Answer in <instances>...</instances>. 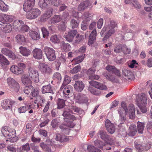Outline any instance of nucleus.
I'll return each instance as SVG.
<instances>
[{"label":"nucleus","instance_id":"1","mask_svg":"<svg viewBox=\"0 0 152 152\" xmlns=\"http://www.w3.org/2000/svg\"><path fill=\"white\" fill-rule=\"evenodd\" d=\"M121 106L123 108H120L118 110L119 114V119L118 121V124H123L126 121V115L128 112V110L130 118H133L135 116V108L133 104H130L127 108L126 104L124 102H122Z\"/></svg>","mask_w":152,"mask_h":152},{"label":"nucleus","instance_id":"2","mask_svg":"<svg viewBox=\"0 0 152 152\" xmlns=\"http://www.w3.org/2000/svg\"><path fill=\"white\" fill-rule=\"evenodd\" d=\"M117 27V24L116 22L113 20H110L108 24L103 28L100 32L101 36L103 37L104 36V32L107 31L105 33L104 36L102 40L104 41L108 39L115 32V28Z\"/></svg>","mask_w":152,"mask_h":152},{"label":"nucleus","instance_id":"3","mask_svg":"<svg viewBox=\"0 0 152 152\" xmlns=\"http://www.w3.org/2000/svg\"><path fill=\"white\" fill-rule=\"evenodd\" d=\"M12 26L14 29L18 32H27L29 29V27L20 20H15L13 23Z\"/></svg>","mask_w":152,"mask_h":152},{"label":"nucleus","instance_id":"4","mask_svg":"<svg viewBox=\"0 0 152 152\" xmlns=\"http://www.w3.org/2000/svg\"><path fill=\"white\" fill-rule=\"evenodd\" d=\"M147 97L144 93H142L139 97L137 99V103L143 113L146 112L147 108L145 106L147 104Z\"/></svg>","mask_w":152,"mask_h":152},{"label":"nucleus","instance_id":"5","mask_svg":"<svg viewBox=\"0 0 152 152\" xmlns=\"http://www.w3.org/2000/svg\"><path fill=\"white\" fill-rule=\"evenodd\" d=\"M43 51L46 55L47 58L50 61H53L56 59L55 51L53 48L48 46L45 47L43 49Z\"/></svg>","mask_w":152,"mask_h":152},{"label":"nucleus","instance_id":"6","mask_svg":"<svg viewBox=\"0 0 152 152\" xmlns=\"http://www.w3.org/2000/svg\"><path fill=\"white\" fill-rule=\"evenodd\" d=\"M26 12V17L29 19H35L41 14L40 11L37 8H31Z\"/></svg>","mask_w":152,"mask_h":152},{"label":"nucleus","instance_id":"7","mask_svg":"<svg viewBox=\"0 0 152 152\" xmlns=\"http://www.w3.org/2000/svg\"><path fill=\"white\" fill-rule=\"evenodd\" d=\"M38 68L44 74L50 75L52 74L53 70L48 65L43 63H40L38 65Z\"/></svg>","mask_w":152,"mask_h":152},{"label":"nucleus","instance_id":"8","mask_svg":"<svg viewBox=\"0 0 152 152\" xmlns=\"http://www.w3.org/2000/svg\"><path fill=\"white\" fill-rule=\"evenodd\" d=\"M72 111L69 109H65L63 112L62 115L64 117V119L65 121L67 122H72L69 120L72 119L74 121L75 119V117L73 115H71Z\"/></svg>","mask_w":152,"mask_h":152},{"label":"nucleus","instance_id":"9","mask_svg":"<svg viewBox=\"0 0 152 152\" xmlns=\"http://www.w3.org/2000/svg\"><path fill=\"white\" fill-rule=\"evenodd\" d=\"M7 81L8 85L12 88L14 91L16 92L18 91L20 88L19 84L14 79L11 77L8 78Z\"/></svg>","mask_w":152,"mask_h":152},{"label":"nucleus","instance_id":"10","mask_svg":"<svg viewBox=\"0 0 152 152\" xmlns=\"http://www.w3.org/2000/svg\"><path fill=\"white\" fill-rule=\"evenodd\" d=\"M28 73L29 76L33 81L36 83L39 82L38 73L37 71L30 67L29 68Z\"/></svg>","mask_w":152,"mask_h":152},{"label":"nucleus","instance_id":"11","mask_svg":"<svg viewBox=\"0 0 152 152\" xmlns=\"http://www.w3.org/2000/svg\"><path fill=\"white\" fill-rule=\"evenodd\" d=\"M0 28L6 33H9L12 30V26L10 24L2 21H0Z\"/></svg>","mask_w":152,"mask_h":152},{"label":"nucleus","instance_id":"12","mask_svg":"<svg viewBox=\"0 0 152 152\" xmlns=\"http://www.w3.org/2000/svg\"><path fill=\"white\" fill-rule=\"evenodd\" d=\"M35 0H26L23 4V10L27 12L34 5Z\"/></svg>","mask_w":152,"mask_h":152},{"label":"nucleus","instance_id":"13","mask_svg":"<svg viewBox=\"0 0 152 152\" xmlns=\"http://www.w3.org/2000/svg\"><path fill=\"white\" fill-rule=\"evenodd\" d=\"M105 126L107 131L110 134H113L115 132V126L109 120H107L105 122Z\"/></svg>","mask_w":152,"mask_h":152},{"label":"nucleus","instance_id":"14","mask_svg":"<svg viewBox=\"0 0 152 152\" xmlns=\"http://www.w3.org/2000/svg\"><path fill=\"white\" fill-rule=\"evenodd\" d=\"M77 33V31L75 30H71L69 31L67 34L64 36V37L69 42H71L73 40L75 36Z\"/></svg>","mask_w":152,"mask_h":152},{"label":"nucleus","instance_id":"15","mask_svg":"<svg viewBox=\"0 0 152 152\" xmlns=\"http://www.w3.org/2000/svg\"><path fill=\"white\" fill-rule=\"evenodd\" d=\"M52 142L50 140H47L46 141L45 143L44 142L40 144V145L41 148L44 150L48 152L51 151V147Z\"/></svg>","mask_w":152,"mask_h":152},{"label":"nucleus","instance_id":"16","mask_svg":"<svg viewBox=\"0 0 152 152\" xmlns=\"http://www.w3.org/2000/svg\"><path fill=\"white\" fill-rule=\"evenodd\" d=\"M90 5V2L89 1L87 0L84 1H82L78 6V10L79 11H83Z\"/></svg>","mask_w":152,"mask_h":152},{"label":"nucleus","instance_id":"17","mask_svg":"<svg viewBox=\"0 0 152 152\" xmlns=\"http://www.w3.org/2000/svg\"><path fill=\"white\" fill-rule=\"evenodd\" d=\"M15 103V102L10 99H5L1 104V106L4 110L10 109V107Z\"/></svg>","mask_w":152,"mask_h":152},{"label":"nucleus","instance_id":"18","mask_svg":"<svg viewBox=\"0 0 152 152\" xmlns=\"http://www.w3.org/2000/svg\"><path fill=\"white\" fill-rule=\"evenodd\" d=\"M84 87L85 85L82 81L79 80L75 81L74 88L76 91L81 92L83 90Z\"/></svg>","mask_w":152,"mask_h":152},{"label":"nucleus","instance_id":"19","mask_svg":"<svg viewBox=\"0 0 152 152\" xmlns=\"http://www.w3.org/2000/svg\"><path fill=\"white\" fill-rule=\"evenodd\" d=\"M53 12V9L50 8L41 16V20L42 22H45L52 15Z\"/></svg>","mask_w":152,"mask_h":152},{"label":"nucleus","instance_id":"20","mask_svg":"<svg viewBox=\"0 0 152 152\" xmlns=\"http://www.w3.org/2000/svg\"><path fill=\"white\" fill-rule=\"evenodd\" d=\"M33 57L37 59L42 58L43 54L42 50L40 49L35 48L32 51Z\"/></svg>","mask_w":152,"mask_h":152},{"label":"nucleus","instance_id":"21","mask_svg":"<svg viewBox=\"0 0 152 152\" xmlns=\"http://www.w3.org/2000/svg\"><path fill=\"white\" fill-rule=\"evenodd\" d=\"M1 52L6 56H8L9 58L12 60H14L16 58V56L14 53L11 50L5 48H3L2 49Z\"/></svg>","mask_w":152,"mask_h":152},{"label":"nucleus","instance_id":"22","mask_svg":"<svg viewBox=\"0 0 152 152\" xmlns=\"http://www.w3.org/2000/svg\"><path fill=\"white\" fill-rule=\"evenodd\" d=\"M97 32L96 29H93L89 35V39L88 44L89 45H91L95 41Z\"/></svg>","mask_w":152,"mask_h":152},{"label":"nucleus","instance_id":"23","mask_svg":"<svg viewBox=\"0 0 152 152\" xmlns=\"http://www.w3.org/2000/svg\"><path fill=\"white\" fill-rule=\"evenodd\" d=\"M55 139L56 141L61 142H66L69 140L68 137L66 136L63 134H58L56 135Z\"/></svg>","mask_w":152,"mask_h":152},{"label":"nucleus","instance_id":"24","mask_svg":"<svg viewBox=\"0 0 152 152\" xmlns=\"http://www.w3.org/2000/svg\"><path fill=\"white\" fill-rule=\"evenodd\" d=\"M124 2L126 4H129L137 9H140L141 7L137 0H125Z\"/></svg>","mask_w":152,"mask_h":152},{"label":"nucleus","instance_id":"25","mask_svg":"<svg viewBox=\"0 0 152 152\" xmlns=\"http://www.w3.org/2000/svg\"><path fill=\"white\" fill-rule=\"evenodd\" d=\"M19 49L20 53L24 56L28 57L31 53L30 50L26 47L21 46Z\"/></svg>","mask_w":152,"mask_h":152},{"label":"nucleus","instance_id":"26","mask_svg":"<svg viewBox=\"0 0 152 152\" xmlns=\"http://www.w3.org/2000/svg\"><path fill=\"white\" fill-rule=\"evenodd\" d=\"M72 90L69 89L68 88L65 87L63 90L61 96L64 98H69L72 96Z\"/></svg>","mask_w":152,"mask_h":152},{"label":"nucleus","instance_id":"27","mask_svg":"<svg viewBox=\"0 0 152 152\" xmlns=\"http://www.w3.org/2000/svg\"><path fill=\"white\" fill-rule=\"evenodd\" d=\"M72 123L70 122H68L66 125L63 124L60 125L59 128L61 129L62 131L65 133H67L69 132V129L67 128V126L70 128H72L74 126L72 124Z\"/></svg>","mask_w":152,"mask_h":152},{"label":"nucleus","instance_id":"28","mask_svg":"<svg viewBox=\"0 0 152 152\" xmlns=\"http://www.w3.org/2000/svg\"><path fill=\"white\" fill-rule=\"evenodd\" d=\"M10 70L12 72L17 75L22 74L23 72L22 68L16 66H12L10 68Z\"/></svg>","mask_w":152,"mask_h":152},{"label":"nucleus","instance_id":"29","mask_svg":"<svg viewBox=\"0 0 152 152\" xmlns=\"http://www.w3.org/2000/svg\"><path fill=\"white\" fill-rule=\"evenodd\" d=\"M41 89L43 94L50 93L53 94V88L50 85L43 86Z\"/></svg>","mask_w":152,"mask_h":152},{"label":"nucleus","instance_id":"30","mask_svg":"<svg viewBox=\"0 0 152 152\" xmlns=\"http://www.w3.org/2000/svg\"><path fill=\"white\" fill-rule=\"evenodd\" d=\"M106 69L109 72L115 73V74L118 76H120V74L119 71L114 66L108 65L106 66Z\"/></svg>","mask_w":152,"mask_h":152},{"label":"nucleus","instance_id":"31","mask_svg":"<svg viewBox=\"0 0 152 152\" xmlns=\"http://www.w3.org/2000/svg\"><path fill=\"white\" fill-rule=\"evenodd\" d=\"M0 16L3 18V22H4V21H5V22H6L8 21L9 22H11L13 20V16L11 15H8L4 14H0Z\"/></svg>","mask_w":152,"mask_h":152},{"label":"nucleus","instance_id":"32","mask_svg":"<svg viewBox=\"0 0 152 152\" xmlns=\"http://www.w3.org/2000/svg\"><path fill=\"white\" fill-rule=\"evenodd\" d=\"M51 0H40L39 5L42 9H45L47 7L48 4H50Z\"/></svg>","mask_w":152,"mask_h":152},{"label":"nucleus","instance_id":"33","mask_svg":"<svg viewBox=\"0 0 152 152\" xmlns=\"http://www.w3.org/2000/svg\"><path fill=\"white\" fill-rule=\"evenodd\" d=\"M21 81L22 83L26 86L31 85V81L29 77L26 75H23L21 77Z\"/></svg>","mask_w":152,"mask_h":152},{"label":"nucleus","instance_id":"34","mask_svg":"<svg viewBox=\"0 0 152 152\" xmlns=\"http://www.w3.org/2000/svg\"><path fill=\"white\" fill-rule=\"evenodd\" d=\"M30 94L33 97H36V101L37 102L38 101L39 98H40V96L39 95V91L37 88H34L33 87Z\"/></svg>","mask_w":152,"mask_h":152},{"label":"nucleus","instance_id":"35","mask_svg":"<svg viewBox=\"0 0 152 152\" xmlns=\"http://www.w3.org/2000/svg\"><path fill=\"white\" fill-rule=\"evenodd\" d=\"M137 132V130L136 126L134 125H131L129 130V135L130 136H134Z\"/></svg>","mask_w":152,"mask_h":152},{"label":"nucleus","instance_id":"36","mask_svg":"<svg viewBox=\"0 0 152 152\" xmlns=\"http://www.w3.org/2000/svg\"><path fill=\"white\" fill-rule=\"evenodd\" d=\"M137 130L139 134H142L145 128V124L144 123L138 121L137 122Z\"/></svg>","mask_w":152,"mask_h":152},{"label":"nucleus","instance_id":"37","mask_svg":"<svg viewBox=\"0 0 152 152\" xmlns=\"http://www.w3.org/2000/svg\"><path fill=\"white\" fill-rule=\"evenodd\" d=\"M123 75L126 77L127 79H130L132 77L133 73L130 70L124 69L123 70Z\"/></svg>","mask_w":152,"mask_h":152},{"label":"nucleus","instance_id":"38","mask_svg":"<svg viewBox=\"0 0 152 152\" xmlns=\"http://www.w3.org/2000/svg\"><path fill=\"white\" fill-rule=\"evenodd\" d=\"M29 35L34 40H37L40 38V36L39 34L37 32L35 31H30Z\"/></svg>","mask_w":152,"mask_h":152},{"label":"nucleus","instance_id":"39","mask_svg":"<svg viewBox=\"0 0 152 152\" xmlns=\"http://www.w3.org/2000/svg\"><path fill=\"white\" fill-rule=\"evenodd\" d=\"M8 6L5 4L3 1L0 0V10L4 12H7L8 10Z\"/></svg>","mask_w":152,"mask_h":152},{"label":"nucleus","instance_id":"40","mask_svg":"<svg viewBox=\"0 0 152 152\" xmlns=\"http://www.w3.org/2000/svg\"><path fill=\"white\" fill-rule=\"evenodd\" d=\"M15 39L20 43L22 44L26 41L24 36L23 35L18 34L15 36Z\"/></svg>","mask_w":152,"mask_h":152},{"label":"nucleus","instance_id":"41","mask_svg":"<svg viewBox=\"0 0 152 152\" xmlns=\"http://www.w3.org/2000/svg\"><path fill=\"white\" fill-rule=\"evenodd\" d=\"M62 18L60 15H55L51 20V23L53 24L57 23L61 21Z\"/></svg>","mask_w":152,"mask_h":152},{"label":"nucleus","instance_id":"42","mask_svg":"<svg viewBox=\"0 0 152 152\" xmlns=\"http://www.w3.org/2000/svg\"><path fill=\"white\" fill-rule=\"evenodd\" d=\"M61 48L65 52L68 51L70 50L71 47L69 44L68 43H65L64 42L62 41L61 42Z\"/></svg>","mask_w":152,"mask_h":152},{"label":"nucleus","instance_id":"43","mask_svg":"<svg viewBox=\"0 0 152 152\" xmlns=\"http://www.w3.org/2000/svg\"><path fill=\"white\" fill-rule=\"evenodd\" d=\"M88 90L92 94L96 96H99L100 94V91L98 90H96L92 86H89Z\"/></svg>","mask_w":152,"mask_h":152},{"label":"nucleus","instance_id":"44","mask_svg":"<svg viewBox=\"0 0 152 152\" xmlns=\"http://www.w3.org/2000/svg\"><path fill=\"white\" fill-rule=\"evenodd\" d=\"M79 23L78 20H75L74 19H72L70 21V26L73 29L77 28L78 26Z\"/></svg>","mask_w":152,"mask_h":152},{"label":"nucleus","instance_id":"45","mask_svg":"<svg viewBox=\"0 0 152 152\" xmlns=\"http://www.w3.org/2000/svg\"><path fill=\"white\" fill-rule=\"evenodd\" d=\"M98 134L99 135L100 137L103 140H105L108 138V136L106 132L102 130L99 131Z\"/></svg>","mask_w":152,"mask_h":152},{"label":"nucleus","instance_id":"46","mask_svg":"<svg viewBox=\"0 0 152 152\" xmlns=\"http://www.w3.org/2000/svg\"><path fill=\"white\" fill-rule=\"evenodd\" d=\"M57 108L60 109L64 108L65 106V101L63 99H59L58 100Z\"/></svg>","mask_w":152,"mask_h":152},{"label":"nucleus","instance_id":"47","mask_svg":"<svg viewBox=\"0 0 152 152\" xmlns=\"http://www.w3.org/2000/svg\"><path fill=\"white\" fill-rule=\"evenodd\" d=\"M94 145L98 147L100 149L102 148L103 146L104 145V143L98 140H97L94 141Z\"/></svg>","mask_w":152,"mask_h":152},{"label":"nucleus","instance_id":"48","mask_svg":"<svg viewBox=\"0 0 152 152\" xmlns=\"http://www.w3.org/2000/svg\"><path fill=\"white\" fill-rule=\"evenodd\" d=\"M85 55H81L78 56L77 58H75L72 61L73 62H75V64H78L81 62L83 60L84 58V56Z\"/></svg>","mask_w":152,"mask_h":152},{"label":"nucleus","instance_id":"49","mask_svg":"<svg viewBox=\"0 0 152 152\" xmlns=\"http://www.w3.org/2000/svg\"><path fill=\"white\" fill-rule=\"evenodd\" d=\"M16 136V132L15 130L14 129H11L10 130L9 133L7 135H6V137L7 138H12V137Z\"/></svg>","mask_w":152,"mask_h":152},{"label":"nucleus","instance_id":"50","mask_svg":"<svg viewBox=\"0 0 152 152\" xmlns=\"http://www.w3.org/2000/svg\"><path fill=\"white\" fill-rule=\"evenodd\" d=\"M0 61L1 63L4 65H8L10 64L9 61L2 55L0 54Z\"/></svg>","mask_w":152,"mask_h":152},{"label":"nucleus","instance_id":"51","mask_svg":"<svg viewBox=\"0 0 152 152\" xmlns=\"http://www.w3.org/2000/svg\"><path fill=\"white\" fill-rule=\"evenodd\" d=\"M31 149L34 152H42L39 149V147L33 143H31L30 144Z\"/></svg>","mask_w":152,"mask_h":152},{"label":"nucleus","instance_id":"52","mask_svg":"<svg viewBox=\"0 0 152 152\" xmlns=\"http://www.w3.org/2000/svg\"><path fill=\"white\" fill-rule=\"evenodd\" d=\"M87 149L89 151L91 152H101V150L91 145L88 146Z\"/></svg>","mask_w":152,"mask_h":152},{"label":"nucleus","instance_id":"53","mask_svg":"<svg viewBox=\"0 0 152 152\" xmlns=\"http://www.w3.org/2000/svg\"><path fill=\"white\" fill-rule=\"evenodd\" d=\"M32 89H33V87L31 85L27 86L24 88V92L25 94H28L29 93H31Z\"/></svg>","mask_w":152,"mask_h":152},{"label":"nucleus","instance_id":"54","mask_svg":"<svg viewBox=\"0 0 152 152\" xmlns=\"http://www.w3.org/2000/svg\"><path fill=\"white\" fill-rule=\"evenodd\" d=\"M80 69L81 67L80 65H78L73 68L72 70H70L69 72L72 74H74L80 71Z\"/></svg>","mask_w":152,"mask_h":152},{"label":"nucleus","instance_id":"55","mask_svg":"<svg viewBox=\"0 0 152 152\" xmlns=\"http://www.w3.org/2000/svg\"><path fill=\"white\" fill-rule=\"evenodd\" d=\"M50 40L54 43H58L59 42V39L56 35L52 36L50 38Z\"/></svg>","mask_w":152,"mask_h":152},{"label":"nucleus","instance_id":"56","mask_svg":"<svg viewBox=\"0 0 152 152\" xmlns=\"http://www.w3.org/2000/svg\"><path fill=\"white\" fill-rule=\"evenodd\" d=\"M92 15L88 12H85L83 16L85 19L88 21L90 20L92 18Z\"/></svg>","mask_w":152,"mask_h":152},{"label":"nucleus","instance_id":"57","mask_svg":"<svg viewBox=\"0 0 152 152\" xmlns=\"http://www.w3.org/2000/svg\"><path fill=\"white\" fill-rule=\"evenodd\" d=\"M71 109L75 112L78 113L79 114L84 113V111L83 110L75 106H72Z\"/></svg>","mask_w":152,"mask_h":152},{"label":"nucleus","instance_id":"58","mask_svg":"<svg viewBox=\"0 0 152 152\" xmlns=\"http://www.w3.org/2000/svg\"><path fill=\"white\" fill-rule=\"evenodd\" d=\"M9 131L10 130L8 129V128L7 126L3 127L1 130L2 134L5 137H6V135H7Z\"/></svg>","mask_w":152,"mask_h":152},{"label":"nucleus","instance_id":"59","mask_svg":"<svg viewBox=\"0 0 152 152\" xmlns=\"http://www.w3.org/2000/svg\"><path fill=\"white\" fill-rule=\"evenodd\" d=\"M59 123V120L56 118L52 120L51 122V126L53 128L56 127Z\"/></svg>","mask_w":152,"mask_h":152},{"label":"nucleus","instance_id":"60","mask_svg":"<svg viewBox=\"0 0 152 152\" xmlns=\"http://www.w3.org/2000/svg\"><path fill=\"white\" fill-rule=\"evenodd\" d=\"M41 31L43 35V37L45 38L48 36L49 33L48 30L45 27H43L41 28Z\"/></svg>","mask_w":152,"mask_h":152},{"label":"nucleus","instance_id":"61","mask_svg":"<svg viewBox=\"0 0 152 152\" xmlns=\"http://www.w3.org/2000/svg\"><path fill=\"white\" fill-rule=\"evenodd\" d=\"M103 75L106 77V79L109 80L113 81L115 80L113 77L111 75H110L106 72L103 73Z\"/></svg>","mask_w":152,"mask_h":152},{"label":"nucleus","instance_id":"62","mask_svg":"<svg viewBox=\"0 0 152 152\" xmlns=\"http://www.w3.org/2000/svg\"><path fill=\"white\" fill-rule=\"evenodd\" d=\"M76 42L79 43L82 41L84 39V36L82 35L78 34L76 37Z\"/></svg>","mask_w":152,"mask_h":152},{"label":"nucleus","instance_id":"63","mask_svg":"<svg viewBox=\"0 0 152 152\" xmlns=\"http://www.w3.org/2000/svg\"><path fill=\"white\" fill-rule=\"evenodd\" d=\"M58 30L60 31H64L65 30L66 26L65 23L64 22H61L58 25Z\"/></svg>","mask_w":152,"mask_h":152},{"label":"nucleus","instance_id":"64","mask_svg":"<svg viewBox=\"0 0 152 152\" xmlns=\"http://www.w3.org/2000/svg\"><path fill=\"white\" fill-rule=\"evenodd\" d=\"M28 110V108L27 106H23L19 108L18 110L20 113H25Z\"/></svg>","mask_w":152,"mask_h":152}]
</instances>
